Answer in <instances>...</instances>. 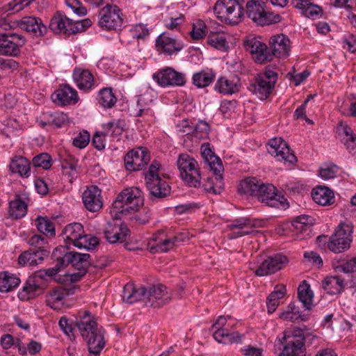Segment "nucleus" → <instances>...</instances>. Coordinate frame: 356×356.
Returning <instances> with one entry per match:
<instances>
[{
    "label": "nucleus",
    "instance_id": "f257e3e1",
    "mask_svg": "<svg viewBox=\"0 0 356 356\" xmlns=\"http://www.w3.org/2000/svg\"><path fill=\"white\" fill-rule=\"evenodd\" d=\"M83 339L87 342L90 356H99L105 346L104 330L88 311L80 314L76 321Z\"/></svg>",
    "mask_w": 356,
    "mask_h": 356
},
{
    "label": "nucleus",
    "instance_id": "20e7f679",
    "mask_svg": "<svg viewBox=\"0 0 356 356\" xmlns=\"http://www.w3.org/2000/svg\"><path fill=\"white\" fill-rule=\"evenodd\" d=\"M55 256L61 259L60 264H64L65 267L71 264L73 268L79 270L72 275V280L74 281L80 280L86 275L91 264L89 254L68 251L65 246L55 248Z\"/></svg>",
    "mask_w": 356,
    "mask_h": 356
},
{
    "label": "nucleus",
    "instance_id": "9b49d317",
    "mask_svg": "<svg viewBox=\"0 0 356 356\" xmlns=\"http://www.w3.org/2000/svg\"><path fill=\"white\" fill-rule=\"evenodd\" d=\"M256 197L259 202L270 207L286 209L289 207L284 196L278 194L275 186L270 184L263 182Z\"/></svg>",
    "mask_w": 356,
    "mask_h": 356
},
{
    "label": "nucleus",
    "instance_id": "e2e57ef3",
    "mask_svg": "<svg viewBox=\"0 0 356 356\" xmlns=\"http://www.w3.org/2000/svg\"><path fill=\"white\" fill-rule=\"evenodd\" d=\"M322 14L323 10L321 7L311 1L310 5L307 6V10H306V12L303 15L307 17L316 19L320 18Z\"/></svg>",
    "mask_w": 356,
    "mask_h": 356
},
{
    "label": "nucleus",
    "instance_id": "dca6fc26",
    "mask_svg": "<svg viewBox=\"0 0 356 356\" xmlns=\"http://www.w3.org/2000/svg\"><path fill=\"white\" fill-rule=\"evenodd\" d=\"M124 166L127 170H142L150 161V154L144 147H139L129 151L124 156Z\"/></svg>",
    "mask_w": 356,
    "mask_h": 356
},
{
    "label": "nucleus",
    "instance_id": "72a5a7b5",
    "mask_svg": "<svg viewBox=\"0 0 356 356\" xmlns=\"http://www.w3.org/2000/svg\"><path fill=\"white\" fill-rule=\"evenodd\" d=\"M44 287L40 284L35 279L29 278L19 292L18 297L22 300H29L42 294Z\"/></svg>",
    "mask_w": 356,
    "mask_h": 356
},
{
    "label": "nucleus",
    "instance_id": "58836bf2",
    "mask_svg": "<svg viewBox=\"0 0 356 356\" xmlns=\"http://www.w3.org/2000/svg\"><path fill=\"white\" fill-rule=\"evenodd\" d=\"M28 205L23 197L17 195L9 203V215L15 219L24 217L27 213Z\"/></svg>",
    "mask_w": 356,
    "mask_h": 356
},
{
    "label": "nucleus",
    "instance_id": "aec40b11",
    "mask_svg": "<svg viewBox=\"0 0 356 356\" xmlns=\"http://www.w3.org/2000/svg\"><path fill=\"white\" fill-rule=\"evenodd\" d=\"M147 300L151 306L161 307L170 302L171 295L165 285L158 284L148 288Z\"/></svg>",
    "mask_w": 356,
    "mask_h": 356
},
{
    "label": "nucleus",
    "instance_id": "a878e982",
    "mask_svg": "<svg viewBox=\"0 0 356 356\" xmlns=\"http://www.w3.org/2000/svg\"><path fill=\"white\" fill-rule=\"evenodd\" d=\"M19 26L22 29L31 32L37 37L44 35L47 31V26L43 24L42 19L33 16L22 17L19 21Z\"/></svg>",
    "mask_w": 356,
    "mask_h": 356
},
{
    "label": "nucleus",
    "instance_id": "a18cd8bd",
    "mask_svg": "<svg viewBox=\"0 0 356 356\" xmlns=\"http://www.w3.org/2000/svg\"><path fill=\"white\" fill-rule=\"evenodd\" d=\"M35 225L38 232L49 237L56 235L54 225L47 217L39 216L35 220Z\"/></svg>",
    "mask_w": 356,
    "mask_h": 356
},
{
    "label": "nucleus",
    "instance_id": "3c124183",
    "mask_svg": "<svg viewBox=\"0 0 356 356\" xmlns=\"http://www.w3.org/2000/svg\"><path fill=\"white\" fill-rule=\"evenodd\" d=\"M209 124L206 121L200 120L193 127L191 136L198 140L206 139L209 136Z\"/></svg>",
    "mask_w": 356,
    "mask_h": 356
},
{
    "label": "nucleus",
    "instance_id": "8fccbe9b",
    "mask_svg": "<svg viewBox=\"0 0 356 356\" xmlns=\"http://www.w3.org/2000/svg\"><path fill=\"white\" fill-rule=\"evenodd\" d=\"M0 343L4 349H8L12 346H14L18 348V352L20 355H23L26 354V349L21 340L19 339L15 340L13 337L10 334L3 335L1 338Z\"/></svg>",
    "mask_w": 356,
    "mask_h": 356
},
{
    "label": "nucleus",
    "instance_id": "e433bc0d",
    "mask_svg": "<svg viewBox=\"0 0 356 356\" xmlns=\"http://www.w3.org/2000/svg\"><path fill=\"white\" fill-rule=\"evenodd\" d=\"M344 287V280L339 276H327L322 281V288L330 295L341 293Z\"/></svg>",
    "mask_w": 356,
    "mask_h": 356
},
{
    "label": "nucleus",
    "instance_id": "f03ea898",
    "mask_svg": "<svg viewBox=\"0 0 356 356\" xmlns=\"http://www.w3.org/2000/svg\"><path fill=\"white\" fill-rule=\"evenodd\" d=\"M317 339L313 333L305 332L302 329L295 327L284 332L282 338H277L276 346L285 343L279 356H305V343L308 346Z\"/></svg>",
    "mask_w": 356,
    "mask_h": 356
},
{
    "label": "nucleus",
    "instance_id": "cd10ccee",
    "mask_svg": "<svg viewBox=\"0 0 356 356\" xmlns=\"http://www.w3.org/2000/svg\"><path fill=\"white\" fill-rule=\"evenodd\" d=\"M240 79L237 76L230 78L220 76L218 79L214 86V90L220 94L232 95L240 90Z\"/></svg>",
    "mask_w": 356,
    "mask_h": 356
},
{
    "label": "nucleus",
    "instance_id": "6e6d98bb",
    "mask_svg": "<svg viewBox=\"0 0 356 356\" xmlns=\"http://www.w3.org/2000/svg\"><path fill=\"white\" fill-rule=\"evenodd\" d=\"M33 164L35 167H41L47 170L51 166V158L47 153H42L33 157Z\"/></svg>",
    "mask_w": 356,
    "mask_h": 356
},
{
    "label": "nucleus",
    "instance_id": "412c9836",
    "mask_svg": "<svg viewBox=\"0 0 356 356\" xmlns=\"http://www.w3.org/2000/svg\"><path fill=\"white\" fill-rule=\"evenodd\" d=\"M201 154L206 163L213 171V175H216V179L221 184L222 172L224 170L223 165L220 159L217 156L210 147L209 143H203L201 145Z\"/></svg>",
    "mask_w": 356,
    "mask_h": 356
},
{
    "label": "nucleus",
    "instance_id": "4d7b16f0",
    "mask_svg": "<svg viewBox=\"0 0 356 356\" xmlns=\"http://www.w3.org/2000/svg\"><path fill=\"white\" fill-rule=\"evenodd\" d=\"M90 134L86 130L81 131L76 137L74 138L72 144L74 147L79 149L86 147L90 141Z\"/></svg>",
    "mask_w": 356,
    "mask_h": 356
},
{
    "label": "nucleus",
    "instance_id": "423d86ee",
    "mask_svg": "<svg viewBox=\"0 0 356 356\" xmlns=\"http://www.w3.org/2000/svg\"><path fill=\"white\" fill-rule=\"evenodd\" d=\"M91 24L90 19L73 21L62 12H57L50 21L49 29L56 33L70 35L83 32Z\"/></svg>",
    "mask_w": 356,
    "mask_h": 356
},
{
    "label": "nucleus",
    "instance_id": "f704fd0d",
    "mask_svg": "<svg viewBox=\"0 0 356 356\" xmlns=\"http://www.w3.org/2000/svg\"><path fill=\"white\" fill-rule=\"evenodd\" d=\"M12 173L18 174L22 177H29L31 175L30 161L24 156H14L9 165Z\"/></svg>",
    "mask_w": 356,
    "mask_h": 356
},
{
    "label": "nucleus",
    "instance_id": "473e14b6",
    "mask_svg": "<svg viewBox=\"0 0 356 356\" xmlns=\"http://www.w3.org/2000/svg\"><path fill=\"white\" fill-rule=\"evenodd\" d=\"M73 79L79 90L88 91L95 86L94 76L88 70L74 69Z\"/></svg>",
    "mask_w": 356,
    "mask_h": 356
},
{
    "label": "nucleus",
    "instance_id": "6ab92c4d",
    "mask_svg": "<svg viewBox=\"0 0 356 356\" xmlns=\"http://www.w3.org/2000/svg\"><path fill=\"white\" fill-rule=\"evenodd\" d=\"M271 60L275 56L279 58H286L290 52V40L284 34H278L270 37L269 42Z\"/></svg>",
    "mask_w": 356,
    "mask_h": 356
},
{
    "label": "nucleus",
    "instance_id": "0eeeda50",
    "mask_svg": "<svg viewBox=\"0 0 356 356\" xmlns=\"http://www.w3.org/2000/svg\"><path fill=\"white\" fill-rule=\"evenodd\" d=\"M181 179L190 187L197 188L201 185V174L197 161L187 154L179 155L177 161Z\"/></svg>",
    "mask_w": 356,
    "mask_h": 356
},
{
    "label": "nucleus",
    "instance_id": "7ed1b4c3",
    "mask_svg": "<svg viewBox=\"0 0 356 356\" xmlns=\"http://www.w3.org/2000/svg\"><path fill=\"white\" fill-rule=\"evenodd\" d=\"M142 191L137 187L124 189L113 202L110 213L115 219L120 218V215H126L131 211H136L143 204Z\"/></svg>",
    "mask_w": 356,
    "mask_h": 356
},
{
    "label": "nucleus",
    "instance_id": "b1692460",
    "mask_svg": "<svg viewBox=\"0 0 356 356\" xmlns=\"http://www.w3.org/2000/svg\"><path fill=\"white\" fill-rule=\"evenodd\" d=\"M156 47L158 51L168 55H172L181 51L184 45L181 40L171 38L168 33L164 32L156 38Z\"/></svg>",
    "mask_w": 356,
    "mask_h": 356
},
{
    "label": "nucleus",
    "instance_id": "bb28decb",
    "mask_svg": "<svg viewBox=\"0 0 356 356\" xmlns=\"http://www.w3.org/2000/svg\"><path fill=\"white\" fill-rule=\"evenodd\" d=\"M49 250H36L30 249L24 251L18 257V262L22 266H35L43 262L49 254Z\"/></svg>",
    "mask_w": 356,
    "mask_h": 356
},
{
    "label": "nucleus",
    "instance_id": "1a4fd4ad",
    "mask_svg": "<svg viewBox=\"0 0 356 356\" xmlns=\"http://www.w3.org/2000/svg\"><path fill=\"white\" fill-rule=\"evenodd\" d=\"M353 226L350 224L341 223L327 242L328 249L334 252L340 253L348 250L352 239Z\"/></svg>",
    "mask_w": 356,
    "mask_h": 356
},
{
    "label": "nucleus",
    "instance_id": "69168bd1",
    "mask_svg": "<svg viewBox=\"0 0 356 356\" xmlns=\"http://www.w3.org/2000/svg\"><path fill=\"white\" fill-rule=\"evenodd\" d=\"M191 36L194 40H200L207 34V26L204 24L198 23V25L193 24V30L190 33Z\"/></svg>",
    "mask_w": 356,
    "mask_h": 356
},
{
    "label": "nucleus",
    "instance_id": "680f3d73",
    "mask_svg": "<svg viewBox=\"0 0 356 356\" xmlns=\"http://www.w3.org/2000/svg\"><path fill=\"white\" fill-rule=\"evenodd\" d=\"M336 269L338 271L343 272L345 273H350L356 271V257L351 258L350 259L343 262L336 266Z\"/></svg>",
    "mask_w": 356,
    "mask_h": 356
},
{
    "label": "nucleus",
    "instance_id": "864d4df0",
    "mask_svg": "<svg viewBox=\"0 0 356 356\" xmlns=\"http://www.w3.org/2000/svg\"><path fill=\"white\" fill-rule=\"evenodd\" d=\"M31 249L36 250H49L47 240L39 234L33 235L28 241Z\"/></svg>",
    "mask_w": 356,
    "mask_h": 356
},
{
    "label": "nucleus",
    "instance_id": "052dcab7",
    "mask_svg": "<svg viewBox=\"0 0 356 356\" xmlns=\"http://www.w3.org/2000/svg\"><path fill=\"white\" fill-rule=\"evenodd\" d=\"M257 225L256 223H253L249 218H241L234 220L233 222L229 225V227L231 229H243L245 227H256Z\"/></svg>",
    "mask_w": 356,
    "mask_h": 356
},
{
    "label": "nucleus",
    "instance_id": "c03bdc74",
    "mask_svg": "<svg viewBox=\"0 0 356 356\" xmlns=\"http://www.w3.org/2000/svg\"><path fill=\"white\" fill-rule=\"evenodd\" d=\"M215 73L211 69L203 70L193 76V83L197 88L208 86L214 79Z\"/></svg>",
    "mask_w": 356,
    "mask_h": 356
},
{
    "label": "nucleus",
    "instance_id": "c9c22d12",
    "mask_svg": "<svg viewBox=\"0 0 356 356\" xmlns=\"http://www.w3.org/2000/svg\"><path fill=\"white\" fill-rule=\"evenodd\" d=\"M298 298L299 302L302 304V307L305 309V310H312L314 307V293L311 290L310 285L306 280L302 281L298 286Z\"/></svg>",
    "mask_w": 356,
    "mask_h": 356
},
{
    "label": "nucleus",
    "instance_id": "09e8293b",
    "mask_svg": "<svg viewBox=\"0 0 356 356\" xmlns=\"http://www.w3.org/2000/svg\"><path fill=\"white\" fill-rule=\"evenodd\" d=\"M314 219L311 216L300 215L292 221V226L297 232H303L310 229L314 225Z\"/></svg>",
    "mask_w": 356,
    "mask_h": 356
},
{
    "label": "nucleus",
    "instance_id": "ea45409f",
    "mask_svg": "<svg viewBox=\"0 0 356 356\" xmlns=\"http://www.w3.org/2000/svg\"><path fill=\"white\" fill-rule=\"evenodd\" d=\"M263 181L255 177H248L241 181L238 186L240 193L257 196Z\"/></svg>",
    "mask_w": 356,
    "mask_h": 356
},
{
    "label": "nucleus",
    "instance_id": "de8ad7c7",
    "mask_svg": "<svg viewBox=\"0 0 356 356\" xmlns=\"http://www.w3.org/2000/svg\"><path fill=\"white\" fill-rule=\"evenodd\" d=\"M99 104L104 108H112L117 102V98L111 88H106L102 89L97 97Z\"/></svg>",
    "mask_w": 356,
    "mask_h": 356
},
{
    "label": "nucleus",
    "instance_id": "9d476101",
    "mask_svg": "<svg viewBox=\"0 0 356 356\" xmlns=\"http://www.w3.org/2000/svg\"><path fill=\"white\" fill-rule=\"evenodd\" d=\"M122 10L115 5L107 4L99 12V25L106 31L120 30L122 26Z\"/></svg>",
    "mask_w": 356,
    "mask_h": 356
},
{
    "label": "nucleus",
    "instance_id": "f8f14e48",
    "mask_svg": "<svg viewBox=\"0 0 356 356\" xmlns=\"http://www.w3.org/2000/svg\"><path fill=\"white\" fill-rule=\"evenodd\" d=\"M26 42V40L22 34H0V54L17 57L21 54V48Z\"/></svg>",
    "mask_w": 356,
    "mask_h": 356
},
{
    "label": "nucleus",
    "instance_id": "ddd939ff",
    "mask_svg": "<svg viewBox=\"0 0 356 356\" xmlns=\"http://www.w3.org/2000/svg\"><path fill=\"white\" fill-rule=\"evenodd\" d=\"M268 152L277 161L284 163L294 164L297 158L289 145L281 138L270 139L268 144Z\"/></svg>",
    "mask_w": 356,
    "mask_h": 356
},
{
    "label": "nucleus",
    "instance_id": "2f4dec72",
    "mask_svg": "<svg viewBox=\"0 0 356 356\" xmlns=\"http://www.w3.org/2000/svg\"><path fill=\"white\" fill-rule=\"evenodd\" d=\"M68 295V291L64 287H56L47 293L46 296L47 305L54 310H60L64 305L65 298Z\"/></svg>",
    "mask_w": 356,
    "mask_h": 356
},
{
    "label": "nucleus",
    "instance_id": "a19ab883",
    "mask_svg": "<svg viewBox=\"0 0 356 356\" xmlns=\"http://www.w3.org/2000/svg\"><path fill=\"white\" fill-rule=\"evenodd\" d=\"M20 279L8 271L0 273V291L9 292L19 286Z\"/></svg>",
    "mask_w": 356,
    "mask_h": 356
},
{
    "label": "nucleus",
    "instance_id": "a211bd4d",
    "mask_svg": "<svg viewBox=\"0 0 356 356\" xmlns=\"http://www.w3.org/2000/svg\"><path fill=\"white\" fill-rule=\"evenodd\" d=\"M288 262L287 257L281 254L268 257L259 265L255 271V275L263 277L273 274L282 269Z\"/></svg>",
    "mask_w": 356,
    "mask_h": 356
},
{
    "label": "nucleus",
    "instance_id": "79ce46f5",
    "mask_svg": "<svg viewBox=\"0 0 356 356\" xmlns=\"http://www.w3.org/2000/svg\"><path fill=\"white\" fill-rule=\"evenodd\" d=\"M152 99L149 96L144 94L138 97L136 117H152L154 115L152 109Z\"/></svg>",
    "mask_w": 356,
    "mask_h": 356
},
{
    "label": "nucleus",
    "instance_id": "338daca9",
    "mask_svg": "<svg viewBox=\"0 0 356 356\" xmlns=\"http://www.w3.org/2000/svg\"><path fill=\"white\" fill-rule=\"evenodd\" d=\"M58 325L60 328L71 340L75 339V336L73 334V328L72 325L69 323V320L67 317L62 316L59 320Z\"/></svg>",
    "mask_w": 356,
    "mask_h": 356
},
{
    "label": "nucleus",
    "instance_id": "49530a36",
    "mask_svg": "<svg viewBox=\"0 0 356 356\" xmlns=\"http://www.w3.org/2000/svg\"><path fill=\"white\" fill-rule=\"evenodd\" d=\"M83 233V226L80 223H72L67 225L63 230V238L73 245Z\"/></svg>",
    "mask_w": 356,
    "mask_h": 356
},
{
    "label": "nucleus",
    "instance_id": "c756f323",
    "mask_svg": "<svg viewBox=\"0 0 356 356\" xmlns=\"http://www.w3.org/2000/svg\"><path fill=\"white\" fill-rule=\"evenodd\" d=\"M129 232V230L126 225L115 223H108L104 232L105 238L111 243L124 241Z\"/></svg>",
    "mask_w": 356,
    "mask_h": 356
},
{
    "label": "nucleus",
    "instance_id": "bf43d9fd",
    "mask_svg": "<svg viewBox=\"0 0 356 356\" xmlns=\"http://www.w3.org/2000/svg\"><path fill=\"white\" fill-rule=\"evenodd\" d=\"M339 171V167L335 164L325 165L320 170V175L323 179L334 178Z\"/></svg>",
    "mask_w": 356,
    "mask_h": 356
},
{
    "label": "nucleus",
    "instance_id": "c85d7f7f",
    "mask_svg": "<svg viewBox=\"0 0 356 356\" xmlns=\"http://www.w3.org/2000/svg\"><path fill=\"white\" fill-rule=\"evenodd\" d=\"M78 159L70 154L65 152L62 156L61 166L64 175L67 176L69 181L72 183L81 172Z\"/></svg>",
    "mask_w": 356,
    "mask_h": 356
},
{
    "label": "nucleus",
    "instance_id": "2eb2a0df",
    "mask_svg": "<svg viewBox=\"0 0 356 356\" xmlns=\"http://www.w3.org/2000/svg\"><path fill=\"white\" fill-rule=\"evenodd\" d=\"M227 325V318L220 316L216 320L212 327L216 328L213 333V337L218 343L224 344H229L234 343H240L241 341V336L237 332H229Z\"/></svg>",
    "mask_w": 356,
    "mask_h": 356
},
{
    "label": "nucleus",
    "instance_id": "37998d69",
    "mask_svg": "<svg viewBox=\"0 0 356 356\" xmlns=\"http://www.w3.org/2000/svg\"><path fill=\"white\" fill-rule=\"evenodd\" d=\"M126 123L124 120H113L106 124H102V134L111 137L120 136L125 127Z\"/></svg>",
    "mask_w": 356,
    "mask_h": 356
},
{
    "label": "nucleus",
    "instance_id": "7c9ffc66",
    "mask_svg": "<svg viewBox=\"0 0 356 356\" xmlns=\"http://www.w3.org/2000/svg\"><path fill=\"white\" fill-rule=\"evenodd\" d=\"M310 316V311H301L299 305L296 302L290 303L287 309L280 314V318L291 322L307 321Z\"/></svg>",
    "mask_w": 356,
    "mask_h": 356
},
{
    "label": "nucleus",
    "instance_id": "0e129e2a",
    "mask_svg": "<svg viewBox=\"0 0 356 356\" xmlns=\"http://www.w3.org/2000/svg\"><path fill=\"white\" fill-rule=\"evenodd\" d=\"M257 75L267 81H270V83L274 86L277 81V72L274 70V67L270 66L266 67L264 72L259 73Z\"/></svg>",
    "mask_w": 356,
    "mask_h": 356
},
{
    "label": "nucleus",
    "instance_id": "4c0bfd02",
    "mask_svg": "<svg viewBox=\"0 0 356 356\" xmlns=\"http://www.w3.org/2000/svg\"><path fill=\"white\" fill-rule=\"evenodd\" d=\"M313 200L318 204L322 206L330 205L333 202L334 198L333 191L325 186H317L312 191Z\"/></svg>",
    "mask_w": 356,
    "mask_h": 356
},
{
    "label": "nucleus",
    "instance_id": "f3484780",
    "mask_svg": "<svg viewBox=\"0 0 356 356\" xmlns=\"http://www.w3.org/2000/svg\"><path fill=\"white\" fill-rule=\"evenodd\" d=\"M153 79L162 87L182 86L186 83L185 75L172 67H166L153 74Z\"/></svg>",
    "mask_w": 356,
    "mask_h": 356
},
{
    "label": "nucleus",
    "instance_id": "393cba45",
    "mask_svg": "<svg viewBox=\"0 0 356 356\" xmlns=\"http://www.w3.org/2000/svg\"><path fill=\"white\" fill-rule=\"evenodd\" d=\"M275 86L257 75L250 82L248 90L261 100L266 99L273 90Z\"/></svg>",
    "mask_w": 356,
    "mask_h": 356
},
{
    "label": "nucleus",
    "instance_id": "4468645a",
    "mask_svg": "<svg viewBox=\"0 0 356 356\" xmlns=\"http://www.w3.org/2000/svg\"><path fill=\"white\" fill-rule=\"evenodd\" d=\"M245 50L250 52L253 60L258 64L271 61V56L267 45L253 36H248L244 40Z\"/></svg>",
    "mask_w": 356,
    "mask_h": 356
},
{
    "label": "nucleus",
    "instance_id": "13d9d810",
    "mask_svg": "<svg viewBox=\"0 0 356 356\" xmlns=\"http://www.w3.org/2000/svg\"><path fill=\"white\" fill-rule=\"evenodd\" d=\"M52 258L54 259V261H56V264L54 267L52 268H47V269H44V271L45 273H47V275L49 277H51V278H54V280H56L55 278V276L57 275L58 274V273L65 267V265L64 264H60V261H61V259L60 258H57L56 256H55V250L53 251V253H52Z\"/></svg>",
    "mask_w": 356,
    "mask_h": 356
},
{
    "label": "nucleus",
    "instance_id": "603ef678",
    "mask_svg": "<svg viewBox=\"0 0 356 356\" xmlns=\"http://www.w3.org/2000/svg\"><path fill=\"white\" fill-rule=\"evenodd\" d=\"M44 118H49L51 126H55L57 128L62 127L68 122L67 115L60 112L46 113Z\"/></svg>",
    "mask_w": 356,
    "mask_h": 356
},
{
    "label": "nucleus",
    "instance_id": "39448f33",
    "mask_svg": "<svg viewBox=\"0 0 356 356\" xmlns=\"http://www.w3.org/2000/svg\"><path fill=\"white\" fill-rule=\"evenodd\" d=\"M160 168V163L154 160L145 174V184L152 200L162 199L170 193L171 188L168 183L159 175Z\"/></svg>",
    "mask_w": 356,
    "mask_h": 356
},
{
    "label": "nucleus",
    "instance_id": "5701e85b",
    "mask_svg": "<svg viewBox=\"0 0 356 356\" xmlns=\"http://www.w3.org/2000/svg\"><path fill=\"white\" fill-rule=\"evenodd\" d=\"M52 101L59 106L74 104L79 101L78 93L67 84L60 86L51 95Z\"/></svg>",
    "mask_w": 356,
    "mask_h": 356
},
{
    "label": "nucleus",
    "instance_id": "5fc2aeb1",
    "mask_svg": "<svg viewBox=\"0 0 356 356\" xmlns=\"http://www.w3.org/2000/svg\"><path fill=\"white\" fill-rule=\"evenodd\" d=\"M215 175L216 183H214V179L212 177H207L205 183L203 184V187L205 191L210 193L213 194H220L221 188L223 186L222 178L221 179V184L220 181L216 179V175Z\"/></svg>",
    "mask_w": 356,
    "mask_h": 356
},
{
    "label": "nucleus",
    "instance_id": "6e6552de",
    "mask_svg": "<svg viewBox=\"0 0 356 356\" xmlns=\"http://www.w3.org/2000/svg\"><path fill=\"white\" fill-rule=\"evenodd\" d=\"M245 10L248 17L259 26H266L280 22L281 16L266 12L264 9V3L259 0H249L245 3Z\"/></svg>",
    "mask_w": 356,
    "mask_h": 356
},
{
    "label": "nucleus",
    "instance_id": "4be33fe9",
    "mask_svg": "<svg viewBox=\"0 0 356 356\" xmlns=\"http://www.w3.org/2000/svg\"><path fill=\"white\" fill-rule=\"evenodd\" d=\"M82 201L88 211H99L103 207L101 190L96 186H88L82 194Z\"/></svg>",
    "mask_w": 356,
    "mask_h": 356
},
{
    "label": "nucleus",
    "instance_id": "774afa93",
    "mask_svg": "<svg viewBox=\"0 0 356 356\" xmlns=\"http://www.w3.org/2000/svg\"><path fill=\"white\" fill-rule=\"evenodd\" d=\"M175 244L172 241V238L165 239L162 242L158 243L155 247H152L150 249L151 252H167L172 249Z\"/></svg>",
    "mask_w": 356,
    "mask_h": 356
}]
</instances>
